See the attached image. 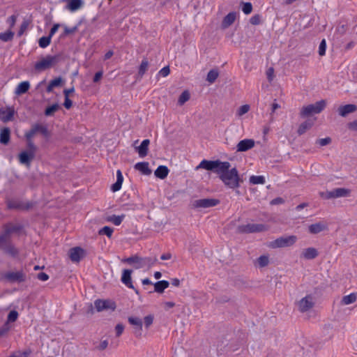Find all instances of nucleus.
Returning <instances> with one entry per match:
<instances>
[{
  "instance_id": "nucleus-9",
  "label": "nucleus",
  "mask_w": 357,
  "mask_h": 357,
  "mask_svg": "<svg viewBox=\"0 0 357 357\" xmlns=\"http://www.w3.org/2000/svg\"><path fill=\"white\" fill-rule=\"evenodd\" d=\"M130 266H167L168 264H161L156 263V259L151 260L149 259H142L137 256L126 258L123 260Z\"/></svg>"
},
{
  "instance_id": "nucleus-33",
  "label": "nucleus",
  "mask_w": 357,
  "mask_h": 357,
  "mask_svg": "<svg viewBox=\"0 0 357 357\" xmlns=\"http://www.w3.org/2000/svg\"><path fill=\"white\" fill-rule=\"evenodd\" d=\"M266 182L265 177L264 176H255L252 175L250 177V183L254 185L264 184Z\"/></svg>"
},
{
  "instance_id": "nucleus-12",
  "label": "nucleus",
  "mask_w": 357,
  "mask_h": 357,
  "mask_svg": "<svg viewBox=\"0 0 357 357\" xmlns=\"http://www.w3.org/2000/svg\"><path fill=\"white\" fill-rule=\"evenodd\" d=\"M94 306L97 312L104 310L114 311L116 307L115 302L109 299H97L94 301Z\"/></svg>"
},
{
  "instance_id": "nucleus-30",
  "label": "nucleus",
  "mask_w": 357,
  "mask_h": 357,
  "mask_svg": "<svg viewBox=\"0 0 357 357\" xmlns=\"http://www.w3.org/2000/svg\"><path fill=\"white\" fill-rule=\"evenodd\" d=\"M169 282L166 280H161L154 284L155 291L162 294L165 289L169 287Z\"/></svg>"
},
{
  "instance_id": "nucleus-11",
  "label": "nucleus",
  "mask_w": 357,
  "mask_h": 357,
  "mask_svg": "<svg viewBox=\"0 0 357 357\" xmlns=\"http://www.w3.org/2000/svg\"><path fill=\"white\" fill-rule=\"evenodd\" d=\"M268 227L264 224L248 223L238 227V229L241 233H257L267 231Z\"/></svg>"
},
{
  "instance_id": "nucleus-4",
  "label": "nucleus",
  "mask_w": 357,
  "mask_h": 357,
  "mask_svg": "<svg viewBox=\"0 0 357 357\" xmlns=\"http://www.w3.org/2000/svg\"><path fill=\"white\" fill-rule=\"evenodd\" d=\"M298 240L295 235L282 236L267 243V246L272 249L288 248L294 245Z\"/></svg>"
},
{
  "instance_id": "nucleus-41",
  "label": "nucleus",
  "mask_w": 357,
  "mask_h": 357,
  "mask_svg": "<svg viewBox=\"0 0 357 357\" xmlns=\"http://www.w3.org/2000/svg\"><path fill=\"white\" fill-rule=\"evenodd\" d=\"M154 320V316L153 314H149L144 318V324L146 329H149V327L153 324Z\"/></svg>"
},
{
  "instance_id": "nucleus-54",
  "label": "nucleus",
  "mask_w": 357,
  "mask_h": 357,
  "mask_svg": "<svg viewBox=\"0 0 357 357\" xmlns=\"http://www.w3.org/2000/svg\"><path fill=\"white\" fill-rule=\"evenodd\" d=\"M250 22L253 25L259 24L260 23V17H259V15H256L252 16L250 18Z\"/></svg>"
},
{
  "instance_id": "nucleus-14",
  "label": "nucleus",
  "mask_w": 357,
  "mask_h": 357,
  "mask_svg": "<svg viewBox=\"0 0 357 357\" xmlns=\"http://www.w3.org/2000/svg\"><path fill=\"white\" fill-rule=\"evenodd\" d=\"M3 279L10 282H20L25 280V275L21 271H9L3 275Z\"/></svg>"
},
{
  "instance_id": "nucleus-40",
  "label": "nucleus",
  "mask_w": 357,
  "mask_h": 357,
  "mask_svg": "<svg viewBox=\"0 0 357 357\" xmlns=\"http://www.w3.org/2000/svg\"><path fill=\"white\" fill-rule=\"evenodd\" d=\"M59 108V105L57 103L53 104L50 107H47L45 111V114L46 116H51L55 112H56Z\"/></svg>"
},
{
  "instance_id": "nucleus-63",
  "label": "nucleus",
  "mask_w": 357,
  "mask_h": 357,
  "mask_svg": "<svg viewBox=\"0 0 357 357\" xmlns=\"http://www.w3.org/2000/svg\"><path fill=\"white\" fill-rule=\"evenodd\" d=\"M282 203H284V199L281 197L275 198L271 202V204L272 205H276V204H282Z\"/></svg>"
},
{
  "instance_id": "nucleus-27",
  "label": "nucleus",
  "mask_w": 357,
  "mask_h": 357,
  "mask_svg": "<svg viewBox=\"0 0 357 357\" xmlns=\"http://www.w3.org/2000/svg\"><path fill=\"white\" fill-rule=\"evenodd\" d=\"M135 169L144 175H149L151 170L149 169V163L146 162H139L135 165Z\"/></svg>"
},
{
  "instance_id": "nucleus-39",
  "label": "nucleus",
  "mask_w": 357,
  "mask_h": 357,
  "mask_svg": "<svg viewBox=\"0 0 357 357\" xmlns=\"http://www.w3.org/2000/svg\"><path fill=\"white\" fill-rule=\"evenodd\" d=\"M51 38L50 36H43L40 38L38 41L39 46L42 48L47 47L50 44Z\"/></svg>"
},
{
  "instance_id": "nucleus-8",
  "label": "nucleus",
  "mask_w": 357,
  "mask_h": 357,
  "mask_svg": "<svg viewBox=\"0 0 357 357\" xmlns=\"http://www.w3.org/2000/svg\"><path fill=\"white\" fill-rule=\"evenodd\" d=\"M326 105V101L321 100L315 102L314 104L304 106L301 109V115L302 116H307L313 114H319L325 108Z\"/></svg>"
},
{
  "instance_id": "nucleus-43",
  "label": "nucleus",
  "mask_w": 357,
  "mask_h": 357,
  "mask_svg": "<svg viewBox=\"0 0 357 357\" xmlns=\"http://www.w3.org/2000/svg\"><path fill=\"white\" fill-rule=\"evenodd\" d=\"M113 231H114V230L112 228H111L108 226H105L102 229H100L99 234L106 235L107 236L110 238L113 234Z\"/></svg>"
},
{
  "instance_id": "nucleus-21",
  "label": "nucleus",
  "mask_w": 357,
  "mask_h": 357,
  "mask_svg": "<svg viewBox=\"0 0 357 357\" xmlns=\"http://www.w3.org/2000/svg\"><path fill=\"white\" fill-rule=\"evenodd\" d=\"M131 274L132 270L124 269L121 277V282L128 288L134 289L132 283Z\"/></svg>"
},
{
  "instance_id": "nucleus-15",
  "label": "nucleus",
  "mask_w": 357,
  "mask_h": 357,
  "mask_svg": "<svg viewBox=\"0 0 357 357\" xmlns=\"http://www.w3.org/2000/svg\"><path fill=\"white\" fill-rule=\"evenodd\" d=\"M15 115L13 107L8 106L5 108H0V119L3 122H8L13 120Z\"/></svg>"
},
{
  "instance_id": "nucleus-5",
  "label": "nucleus",
  "mask_w": 357,
  "mask_h": 357,
  "mask_svg": "<svg viewBox=\"0 0 357 357\" xmlns=\"http://www.w3.org/2000/svg\"><path fill=\"white\" fill-rule=\"evenodd\" d=\"M321 197L325 199L348 197L351 195V190L344 188H338L332 190H326L319 193Z\"/></svg>"
},
{
  "instance_id": "nucleus-53",
  "label": "nucleus",
  "mask_w": 357,
  "mask_h": 357,
  "mask_svg": "<svg viewBox=\"0 0 357 357\" xmlns=\"http://www.w3.org/2000/svg\"><path fill=\"white\" fill-rule=\"evenodd\" d=\"M62 82V79L61 77H57L52 79L50 84L54 88L59 86Z\"/></svg>"
},
{
  "instance_id": "nucleus-20",
  "label": "nucleus",
  "mask_w": 357,
  "mask_h": 357,
  "mask_svg": "<svg viewBox=\"0 0 357 357\" xmlns=\"http://www.w3.org/2000/svg\"><path fill=\"white\" fill-rule=\"evenodd\" d=\"M327 229L326 223L324 222H316L312 224L308 227V230L310 234H317Z\"/></svg>"
},
{
  "instance_id": "nucleus-19",
  "label": "nucleus",
  "mask_w": 357,
  "mask_h": 357,
  "mask_svg": "<svg viewBox=\"0 0 357 357\" xmlns=\"http://www.w3.org/2000/svg\"><path fill=\"white\" fill-rule=\"evenodd\" d=\"M255 146V141L252 139H245L240 141L237 146L236 149L238 151L243 152L246 151Z\"/></svg>"
},
{
  "instance_id": "nucleus-1",
  "label": "nucleus",
  "mask_w": 357,
  "mask_h": 357,
  "mask_svg": "<svg viewBox=\"0 0 357 357\" xmlns=\"http://www.w3.org/2000/svg\"><path fill=\"white\" fill-rule=\"evenodd\" d=\"M18 227L12 224L6 226L4 232L0 236V248L5 252L15 256L17 253V249L9 243V236L10 234L18 230Z\"/></svg>"
},
{
  "instance_id": "nucleus-24",
  "label": "nucleus",
  "mask_w": 357,
  "mask_h": 357,
  "mask_svg": "<svg viewBox=\"0 0 357 357\" xmlns=\"http://www.w3.org/2000/svg\"><path fill=\"white\" fill-rule=\"evenodd\" d=\"M356 109L357 107L355 105L348 104L343 106H340L338 108V112L341 116H346L347 114L355 112Z\"/></svg>"
},
{
  "instance_id": "nucleus-32",
  "label": "nucleus",
  "mask_w": 357,
  "mask_h": 357,
  "mask_svg": "<svg viewBox=\"0 0 357 357\" xmlns=\"http://www.w3.org/2000/svg\"><path fill=\"white\" fill-rule=\"evenodd\" d=\"M14 36V32L8 30L3 33H0V40L3 42H8L13 40Z\"/></svg>"
},
{
  "instance_id": "nucleus-36",
  "label": "nucleus",
  "mask_w": 357,
  "mask_h": 357,
  "mask_svg": "<svg viewBox=\"0 0 357 357\" xmlns=\"http://www.w3.org/2000/svg\"><path fill=\"white\" fill-rule=\"evenodd\" d=\"M38 132H39V124L36 123L32 126L30 130L25 132V137L29 139L33 138V137Z\"/></svg>"
},
{
  "instance_id": "nucleus-31",
  "label": "nucleus",
  "mask_w": 357,
  "mask_h": 357,
  "mask_svg": "<svg viewBox=\"0 0 357 357\" xmlns=\"http://www.w3.org/2000/svg\"><path fill=\"white\" fill-rule=\"evenodd\" d=\"M356 299H357L356 294L354 293H352V294H350L349 295L343 296L341 300V304L344 305H349V304H351V303H354V302H356Z\"/></svg>"
},
{
  "instance_id": "nucleus-25",
  "label": "nucleus",
  "mask_w": 357,
  "mask_h": 357,
  "mask_svg": "<svg viewBox=\"0 0 357 357\" xmlns=\"http://www.w3.org/2000/svg\"><path fill=\"white\" fill-rule=\"evenodd\" d=\"M318 255V252L314 248H307L301 252V257L305 259H312Z\"/></svg>"
},
{
  "instance_id": "nucleus-45",
  "label": "nucleus",
  "mask_w": 357,
  "mask_h": 357,
  "mask_svg": "<svg viewBox=\"0 0 357 357\" xmlns=\"http://www.w3.org/2000/svg\"><path fill=\"white\" fill-rule=\"evenodd\" d=\"M26 141H27V149L26 151H30L33 153H35L36 154V145L34 144L33 142V138H26Z\"/></svg>"
},
{
  "instance_id": "nucleus-16",
  "label": "nucleus",
  "mask_w": 357,
  "mask_h": 357,
  "mask_svg": "<svg viewBox=\"0 0 357 357\" xmlns=\"http://www.w3.org/2000/svg\"><path fill=\"white\" fill-rule=\"evenodd\" d=\"M66 4L64 8L71 13L76 12L82 8L84 5L83 0H64Z\"/></svg>"
},
{
  "instance_id": "nucleus-28",
  "label": "nucleus",
  "mask_w": 357,
  "mask_h": 357,
  "mask_svg": "<svg viewBox=\"0 0 357 357\" xmlns=\"http://www.w3.org/2000/svg\"><path fill=\"white\" fill-rule=\"evenodd\" d=\"M10 138V130L8 128H3L0 130V142L7 144Z\"/></svg>"
},
{
  "instance_id": "nucleus-29",
  "label": "nucleus",
  "mask_w": 357,
  "mask_h": 357,
  "mask_svg": "<svg viewBox=\"0 0 357 357\" xmlns=\"http://www.w3.org/2000/svg\"><path fill=\"white\" fill-rule=\"evenodd\" d=\"M154 174L156 177L164 179L167 176L169 169L166 166L160 165L156 169Z\"/></svg>"
},
{
  "instance_id": "nucleus-22",
  "label": "nucleus",
  "mask_w": 357,
  "mask_h": 357,
  "mask_svg": "<svg viewBox=\"0 0 357 357\" xmlns=\"http://www.w3.org/2000/svg\"><path fill=\"white\" fill-rule=\"evenodd\" d=\"M236 18V13L231 12L228 13L223 19L222 22L221 26L222 29H227L229 26H231Z\"/></svg>"
},
{
  "instance_id": "nucleus-58",
  "label": "nucleus",
  "mask_w": 357,
  "mask_h": 357,
  "mask_svg": "<svg viewBox=\"0 0 357 357\" xmlns=\"http://www.w3.org/2000/svg\"><path fill=\"white\" fill-rule=\"evenodd\" d=\"M77 29V26H74L73 28H69L68 26H64V33L66 35H68V34H70V33H73L74 32H75Z\"/></svg>"
},
{
  "instance_id": "nucleus-34",
  "label": "nucleus",
  "mask_w": 357,
  "mask_h": 357,
  "mask_svg": "<svg viewBox=\"0 0 357 357\" xmlns=\"http://www.w3.org/2000/svg\"><path fill=\"white\" fill-rule=\"evenodd\" d=\"M312 123L309 121H305L303 123H301L298 129V135H301L304 134L306 132V130H307L312 127Z\"/></svg>"
},
{
  "instance_id": "nucleus-7",
  "label": "nucleus",
  "mask_w": 357,
  "mask_h": 357,
  "mask_svg": "<svg viewBox=\"0 0 357 357\" xmlns=\"http://www.w3.org/2000/svg\"><path fill=\"white\" fill-rule=\"evenodd\" d=\"M314 305L315 298L311 294L306 295L296 303V307L301 313L310 311Z\"/></svg>"
},
{
  "instance_id": "nucleus-26",
  "label": "nucleus",
  "mask_w": 357,
  "mask_h": 357,
  "mask_svg": "<svg viewBox=\"0 0 357 357\" xmlns=\"http://www.w3.org/2000/svg\"><path fill=\"white\" fill-rule=\"evenodd\" d=\"M30 88V83L28 81L20 82L15 89V93L17 96L24 94L28 91Z\"/></svg>"
},
{
  "instance_id": "nucleus-57",
  "label": "nucleus",
  "mask_w": 357,
  "mask_h": 357,
  "mask_svg": "<svg viewBox=\"0 0 357 357\" xmlns=\"http://www.w3.org/2000/svg\"><path fill=\"white\" fill-rule=\"evenodd\" d=\"M37 278L41 281H46L49 279V275L45 273L41 272L37 275Z\"/></svg>"
},
{
  "instance_id": "nucleus-60",
  "label": "nucleus",
  "mask_w": 357,
  "mask_h": 357,
  "mask_svg": "<svg viewBox=\"0 0 357 357\" xmlns=\"http://www.w3.org/2000/svg\"><path fill=\"white\" fill-rule=\"evenodd\" d=\"M122 183L116 181L115 183H114L112 185V190L113 192L119 191L121 188Z\"/></svg>"
},
{
  "instance_id": "nucleus-47",
  "label": "nucleus",
  "mask_w": 357,
  "mask_h": 357,
  "mask_svg": "<svg viewBox=\"0 0 357 357\" xmlns=\"http://www.w3.org/2000/svg\"><path fill=\"white\" fill-rule=\"evenodd\" d=\"M252 10V6L251 3H243L242 6V11L245 14H250Z\"/></svg>"
},
{
  "instance_id": "nucleus-64",
  "label": "nucleus",
  "mask_w": 357,
  "mask_h": 357,
  "mask_svg": "<svg viewBox=\"0 0 357 357\" xmlns=\"http://www.w3.org/2000/svg\"><path fill=\"white\" fill-rule=\"evenodd\" d=\"M39 132H40L44 136L48 135V130L46 127L39 124Z\"/></svg>"
},
{
  "instance_id": "nucleus-37",
  "label": "nucleus",
  "mask_w": 357,
  "mask_h": 357,
  "mask_svg": "<svg viewBox=\"0 0 357 357\" xmlns=\"http://www.w3.org/2000/svg\"><path fill=\"white\" fill-rule=\"evenodd\" d=\"M219 75L218 71L217 70H211L207 75L206 80L212 84L215 79L218 78Z\"/></svg>"
},
{
  "instance_id": "nucleus-2",
  "label": "nucleus",
  "mask_w": 357,
  "mask_h": 357,
  "mask_svg": "<svg viewBox=\"0 0 357 357\" xmlns=\"http://www.w3.org/2000/svg\"><path fill=\"white\" fill-rule=\"evenodd\" d=\"M220 180L227 187L234 189L240 185L241 178L236 168H227L218 174Z\"/></svg>"
},
{
  "instance_id": "nucleus-10",
  "label": "nucleus",
  "mask_w": 357,
  "mask_h": 357,
  "mask_svg": "<svg viewBox=\"0 0 357 357\" xmlns=\"http://www.w3.org/2000/svg\"><path fill=\"white\" fill-rule=\"evenodd\" d=\"M128 323L132 326V333L136 338H142L143 334V322L142 320L137 317H129L128 318Z\"/></svg>"
},
{
  "instance_id": "nucleus-23",
  "label": "nucleus",
  "mask_w": 357,
  "mask_h": 357,
  "mask_svg": "<svg viewBox=\"0 0 357 357\" xmlns=\"http://www.w3.org/2000/svg\"><path fill=\"white\" fill-rule=\"evenodd\" d=\"M150 144L149 139H144L141 144L136 148L137 151L140 158H144L148 154L149 145Z\"/></svg>"
},
{
  "instance_id": "nucleus-55",
  "label": "nucleus",
  "mask_w": 357,
  "mask_h": 357,
  "mask_svg": "<svg viewBox=\"0 0 357 357\" xmlns=\"http://www.w3.org/2000/svg\"><path fill=\"white\" fill-rule=\"evenodd\" d=\"M108 346V341L105 340L100 342L99 345L97 347V349L99 351H103L105 350Z\"/></svg>"
},
{
  "instance_id": "nucleus-13",
  "label": "nucleus",
  "mask_w": 357,
  "mask_h": 357,
  "mask_svg": "<svg viewBox=\"0 0 357 357\" xmlns=\"http://www.w3.org/2000/svg\"><path fill=\"white\" fill-rule=\"evenodd\" d=\"M219 204V200L216 199L206 198L196 199L192 203L195 208L204 209L215 206Z\"/></svg>"
},
{
  "instance_id": "nucleus-3",
  "label": "nucleus",
  "mask_w": 357,
  "mask_h": 357,
  "mask_svg": "<svg viewBox=\"0 0 357 357\" xmlns=\"http://www.w3.org/2000/svg\"><path fill=\"white\" fill-rule=\"evenodd\" d=\"M231 165L229 162H221L220 160H203L196 167V169H204L215 172L216 174L221 173L224 169L230 168Z\"/></svg>"
},
{
  "instance_id": "nucleus-44",
  "label": "nucleus",
  "mask_w": 357,
  "mask_h": 357,
  "mask_svg": "<svg viewBox=\"0 0 357 357\" xmlns=\"http://www.w3.org/2000/svg\"><path fill=\"white\" fill-rule=\"evenodd\" d=\"M250 107L249 105H243L241 106L236 111V115L238 116H242L245 114L248 113Z\"/></svg>"
},
{
  "instance_id": "nucleus-42",
  "label": "nucleus",
  "mask_w": 357,
  "mask_h": 357,
  "mask_svg": "<svg viewBox=\"0 0 357 357\" xmlns=\"http://www.w3.org/2000/svg\"><path fill=\"white\" fill-rule=\"evenodd\" d=\"M149 67V62L146 59H144L142 61L140 66L139 68V76H143L146 71L147 70Z\"/></svg>"
},
{
  "instance_id": "nucleus-52",
  "label": "nucleus",
  "mask_w": 357,
  "mask_h": 357,
  "mask_svg": "<svg viewBox=\"0 0 357 357\" xmlns=\"http://www.w3.org/2000/svg\"><path fill=\"white\" fill-rule=\"evenodd\" d=\"M170 73V70L168 66L163 67L160 71L159 75H160L162 77H167Z\"/></svg>"
},
{
  "instance_id": "nucleus-48",
  "label": "nucleus",
  "mask_w": 357,
  "mask_h": 357,
  "mask_svg": "<svg viewBox=\"0 0 357 357\" xmlns=\"http://www.w3.org/2000/svg\"><path fill=\"white\" fill-rule=\"evenodd\" d=\"M326 43L324 39H323L319 46V54L320 56H324L326 54Z\"/></svg>"
},
{
  "instance_id": "nucleus-38",
  "label": "nucleus",
  "mask_w": 357,
  "mask_h": 357,
  "mask_svg": "<svg viewBox=\"0 0 357 357\" xmlns=\"http://www.w3.org/2000/svg\"><path fill=\"white\" fill-rule=\"evenodd\" d=\"M190 95L188 91H184L178 98V103L183 105L190 99Z\"/></svg>"
},
{
  "instance_id": "nucleus-50",
  "label": "nucleus",
  "mask_w": 357,
  "mask_h": 357,
  "mask_svg": "<svg viewBox=\"0 0 357 357\" xmlns=\"http://www.w3.org/2000/svg\"><path fill=\"white\" fill-rule=\"evenodd\" d=\"M331 142V139L330 137H326L319 139L317 141V144H318L321 146H326L329 144Z\"/></svg>"
},
{
  "instance_id": "nucleus-61",
  "label": "nucleus",
  "mask_w": 357,
  "mask_h": 357,
  "mask_svg": "<svg viewBox=\"0 0 357 357\" xmlns=\"http://www.w3.org/2000/svg\"><path fill=\"white\" fill-rule=\"evenodd\" d=\"M7 22L10 24V27H13L16 22V16L12 15L8 18Z\"/></svg>"
},
{
  "instance_id": "nucleus-46",
  "label": "nucleus",
  "mask_w": 357,
  "mask_h": 357,
  "mask_svg": "<svg viewBox=\"0 0 357 357\" xmlns=\"http://www.w3.org/2000/svg\"><path fill=\"white\" fill-rule=\"evenodd\" d=\"M18 317V312L15 310H12L9 312L7 318V322H14L17 320Z\"/></svg>"
},
{
  "instance_id": "nucleus-49",
  "label": "nucleus",
  "mask_w": 357,
  "mask_h": 357,
  "mask_svg": "<svg viewBox=\"0 0 357 357\" xmlns=\"http://www.w3.org/2000/svg\"><path fill=\"white\" fill-rule=\"evenodd\" d=\"M268 257L266 255L261 256L258 259V264L260 266L262 267L267 266L268 264Z\"/></svg>"
},
{
  "instance_id": "nucleus-35",
  "label": "nucleus",
  "mask_w": 357,
  "mask_h": 357,
  "mask_svg": "<svg viewBox=\"0 0 357 357\" xmlns=\"http://www.w3.org/2000/svg\"><path fill=\"white\" fill-rule=\"evenodd\" d=\"M124 218H125L124 215H113L112 216H109L107 220H108V221L112 222L114 225L119 226L121 225V223L123 220Z\"/></svg>"
},
{
  "instance_id": "nucleus-59",
  "label": "nucleus",
  "mask_w": 357,
  "mask_h": 357,
  "mask_svg": "<svg viewBox=\"0 0 357 357\" xmlns=\"http://www.w3.org/2000/svg\"><path fill=\"white\" fill-rule=\"evenodd\" d=\"M59 26H60L59 24H54V26L52 27V29L50 31L49 36H50L52 38L56 33V32L58 31V29L59 28Z\"/></svg>"
},
{
  "instance_id": "nucleus-6",
  "label": "nucleus",
  "mask_w": 357,
  "mask_h": 357,
  "mask_svg": "<svg viewBox=\"0 0 357 357\" xmlns=\"http://www.w3.org/2000/svg\"><path fill=\"white\" fill-rule=\"evenodd\" d=\"M57 62L58 57L56 56L47 55L37 61L34 65V68L37 71L41 72L51 68Z\"/></svg>"
},
{
  "instance_id": "nucleus-56",
  "label": "nucleus",
  "mask_w": 357,
  "mask_h": 357,
  "mask_svg": "<svg viewBox=\"0 0 357 357\" xmlns=\"http://www.w3.org/2000/svg\"><path fill=\"white\" fill-rule=\"evenodd\" d=\"M10 329V326L8 323H6L1 328H0V337L6 334Z\"/></svg>"
},
{
  "instance_id": "nucleus-18",
  "label": "nucleus",
  "mask_w": 357,
  "mask_h": 357,
  "mask_svg": "<svg viewBox=\"0 0 357 357\" xmlns=\"http://www.w3.org/2000/svg\"><path fill=\"white\" fill-rule=\"evenodd\" d=\"M84 250L81 248L76 247L69 250V257L73 261L78 262L84 256Z\"/></svg>"
},
{
  "instance_id": "nucleus-51",
  "label": "nucleus",
  "mask_w": 357,
  "mask_h": 357,
  "mask_svg": "<svg viewBox=\"0 0 357 357\" xmlns=\"http://www.w3.org/2000/svg\"><path fill=\"white\" fill-rule=\"evenodd\" d=\"M124 326L123 324H116V326H115V332H116V337H119L120 335H121V334L123 333V331H124Z\"/></svg>"
},
{
  "instance_id": "nucleus-62",
  "label": "nucleus",
  "mask_w": 357,
  "mask_h": 357,
  "mask_svg": "<svg viewBox=\"0 0 357 357\" xmlns=\"http://www.w3.org/2000/svg\"><path fill=\"white\" fill-rule=\"evenodd\" d=\"M72 105H73V102L69 99V97H65V101H64V103H63L64 107L66 109H70L72 107Z\"/></svg>"
},
{
  "instance_id": "nucleus-17",
  "label": "nucleus",
  "mask_w": 357,
  "mask_h": 357,
  "mask_svg": "<svg viewBox=\"0 0 357 357\" xmlns=\"http://www.w3.org/2000/svg\"><path fill=\"white\" fill-rule=\"evenodd\" d=\"M35 157V153H33L26 150L22 151L19 154V161L21 164L25 165L27 167L30 166L31 162Z\"/></svg>"
}]
</instances>
